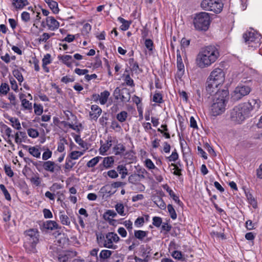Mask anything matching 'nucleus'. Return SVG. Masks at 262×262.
I'll use <instances>...</instances> for the list:
<instances>
[{"mask_svg": "<svg viewBox=\"0 0 262 262\" xmlns=\"http://www.w3.org/2000/svg\"><path fill=\"white\" fill-rule=\"evenodd\" d=\"M27 138V136L25 132H18L15 134V142L18 144L25 142Z\"/></svg>", "mask_w": 262, "mask_h": 262, "instance_id": "19", "label": "nucleus"}, {"mask_svg": "<svg viewBox=\"0 0 262 262\" xmlns=\"http://www.w3.org/2000/svg\"><path fill=\"white\" fill-rule=\"evenodd\" d=\"M117 216L116 212L113 210H107L103 214V218L105 220L108 221L111 223V221H114L112 218L115 217Z\"/></svg>", "mask_w": 262, "mask_h": 262, "instance_id": "23", "label": "nucleus"}, {"mask_svg": "<svg viewBox=\"0 0 262 262\" xmlns=\"http://www.w3.org/2000/svg\"><path fill=\"white\" fill-rule=\"evenodd\" d=\"M114 92L116 94L118 93V96H116L117 99L120 98L123 102H127L129 101L130 95L128 89L123 88L120 90L117 88L115 90Z\"/></svg>", "mask_w": 262, "mask_h": 262, "instance_id": "11", "label": "nucleus"}, {"mask_svg": "<svg viewBox=\"0 0 262 262\" xmlns=\"http://www.w3.org/2000/svg\"><path fill=\"white\" fill-rule=\"evenodd\" d=\"M59 59L62 61V62L67 66L68 67H70L73 62V57L71 55H62L60 57H59Z\"/></svg>", "mask_w": 262, "mask_h": 262, "instance_id": "24", "label": "nucleus"}, {"mask_svg": "<svg viewBox=\"0 0 262 262\" xmlns=\"http://www.w3.org/2000/svg\"><path fill=\"white\" fill-rule=\"evenodd\" d=\"M53 12L57 14L59 12V10L58 7V3L53 0H44Z\"/></svg>", "mask_w": 262, "mask_h": 262, "instance_id": "22", "label": "nucleus"}, {"mask_svg": "<svg viewBox=\"0 0 262 262\" xmlns=\"http://www.w3.org/2000/svg\"><path fill=\"white\" fill-rule=\"evenodd\" d=\"M171 256L176 259L181 260L182 259V253L181 251L175 250L172 252Z\"/></svg>", "mask_w": 262, "mask_h": 262, "instance_id": "61", "label": "nucleus"}, {"mask_svg": "<svg viewBox=\"0 0 262 262\" xmlns=\"http://www.w3.org/2000/svg\"><path fill=\"white\" fill-rule=\"evenodd\" d=\"M112 252L108 250H102L99 254V257L101 262H104L106 259L110 258Z\"/></svg>", "mask_w": 262, "mask_h": 262, "instance_id": "26", "label": "nucleus"}, {"mask_svg": "<svg viewBox=\"0 0 262 262\" xmlns=\"http://www.w3.org/2000/svg\"><path fill=\"white\" fill-rule=\"evenodd\" d=\"M162 224V218L159 216H154L152 217V224L155 227L159 228Z\"/></svg>", "mask_w": 262, "mask_h": 262, "instance_id": "50", "label": "nucleus"}, {"mask_svg": "<svg viewBox=\"0 0 262 262\" xmlns=\"http://www.w3.org/2000/svg\"><path fill=\"white\" fill-rule=\"evenodd\" d=\"M114 150L115 155H120L125 151V147L122 144H119L114 147Z\"/></svg>", "mask_w": 262, "mask_h": 262, "instance_id": "47", "label": "nucleus"}, {"mask_svg": "<svg viewBox=\"0 0 262 262\" xmlns=\"http://www.w3.org/2000/svg\"><path fill=\"white\" fill-rule=\"evenodd\" d=\"M128 117V114L127 112L125 111H121L120 113L116 115V119L120 123L124 122L126 121Z\"/></svg>", "mask_w": 262, "mask_h": 262, "instance_id": "27", "label": "nucleus"}, {"mask_svg": "<svg viewBox=\"0 0 262 262\" xmlns=\"http://www.w3.org/2000/svg\"><path fill=\"white\" fill-rule=\"evenodd\" d=\"M179 158L178 154L177 153L176 150L175 149L173 151L171 154V155L168 157L167 159L169 162H176Z\"/></svg>", "mask_w": 262, "mask_h": 262, "instance_id": "53", "label": "nucleus"}, {"mask_svg": "<svg viewBox=\"0 0 262 262\" xmlns=\"http://www.w3.org/2000/svg\"><path fill=\"white\" fill-rule=\"evenodd\" d=\"M54 33H52L51 34H49L48 33H43L39 37V41L40 42H46L52 36L54 35Z\"/></svg>", "mask_w": 262, "mask_h": 262, "instance_id": "45", "label": "nucleus"}, {"mask_svg": "<svg viewBox=\"0 0 262 262\" xmlns=\"http://www.w3.org/2000/svg\"><path fill=\"white\" fill-rule=\"evenodd\" d=\"M112 140H107L106 143L102 145L99 149V152L101 155H104L112 146Z\"/></svg>", "mask_w": 262, "mask_h": 262, "instance_id": "29", "label": "nucleus"}, {"mask_svg": "<svg viewBox=\"0 0 262 262\" xmlns=\"http://www.w3.org/2000/svg\"><path fill=\"white\" fill-rule=\"evenodd\" d=\"M102 159V158L100 156L95 157L88 162L86 163V166L88 167H93L96 165L99 162L100 160Z\"/></svg>", "mask_w": 262, "mask_h": 262, "instance_id": "36", "label": "nucleus"}, {"mask_svg": "<svg viewBox=\"0 0 262 262\" xmlns=\"http://www.w3.org/2000/svg\"><path fill=\"white\" fill-rule=\"evenodd\" d=\"M110 93L108 91H104L100 94V103L101 105L105 104L108 100Z\"/></svg>", "mask_w": 262, "mask_h": 262, "instance_id": "28", "label": "nucleus"}, {"mask_svg": "<svg viewBox=\"0 0 262 262\" xmlns=\"http://www.w3.org/2000/svg\"><path fill=\"white\" fill-rule=\"evenodd\" d=\"M29 3L28 0H13L12 2V6L16 10L23 9L25 7L28 6Z\"/></svg>", "mask_w": 262, "mask_h": 262, "instance_id": "18", "label": "nucleus"}, {"mask_svg": "<svg viewBox=\"0 0 262 262\" xmlns=\"http://www.w3.org/2000/svg\"><path fill=\"white\" fill-rule=\"evenodd\" d=\"M220 56L219 49L214 46L202 49L195 59V64L200 69L208 68L214 63Z\"/></svg>", "mask_w": 262, "mask_h": 262, "instance_id": "2", "label": "nucleus"}, {"mask_svg": "<svg viewBox=\"0 0 262 262\" xmlns=\"http://www.w3.org/2000/svg\"><path fill=\"white\" fill-rule=\"evenodd\" d=\"M96 236L97 243L100 246L109 249H115L117 246L114 243H117L120 240L117 234L113 232H108L105 235L99 233L96 234Z\"/></svg>", "mask_w": 262, "mask_h": 262, "instance_id": "6", "label": "nucleus"}, {"mask_svg": "<svg viewBox=\"0 0 262 262\" xmlns=\"http://www.w3.org/2000/svg\"><path fill=\"white\" fill-rule=\"evenodd\" d=\"M144 165L149 170L156 169L159 171V169L156 167L152 161L150 159H146L144 161Z\"/></svg>", "mask_w": 262, "mask_h": 262, "instance_id": "35", "label": "nucleus"}, {"mask_svg": "<svg viewBox=\"0 0 262 262\" xmlns=\"http://www.w3.org/2000/svg\"><path fill=\"white\" fill-rule=\"evenodd\" d=\"M115 209L117 213L121 216H125L126 214L124 213V207L122 203H117L115 206Z\"/></svg>", "mask_w": 262, "mask_h": 262, "instance_id": "40", "label": "nucleus"}, {"mask_svg": "<svg viewBox=\"0 0 262 262\" xmlns=\"http://www.w3.org/2000/svg\"><path fill=\"white\" fill-rule=\"evenodd\" d=\"M153 101L158 103H161L163 102L162 95L159 93H156L153 96Z\"/></svg>", "mask_w": 262, "mask_h": 262, "instance_id": "54", "label": "nucleus"}, {"mask_svg": "<svg viewBox=\"0 0 262 262\" xmlns=\"http://www.w3.org/2000/svg\"><path fill=\"white\" fill-rule=\"evenodd\" d=\"M147 231L143 230H135L134 232L135 237L140 240L142 241L147 235Z\"/></svg>", "mask_w": 262, "mask_h": 262, "instance_id": "33", "label": "nucleus"}, {"mask_svg": "<svg viewBox=\"0 0 262 262\" xmlns=\"http://www.w3.org/2000/svg\"><path fill=\"white\" fill-rule=\"evenodd\" d=\"M1 133L3 134L4 139L7 141L8 144L14 146L12 141L10 139V137H13L12 129L6 125H3L1 128Z\"/></svg>", "mask_w": 262, "mask_h": 262, "instance_id": "12", "label": "nucleus"}, {"mask_svg": "<svg viewBox=\"0 0 262 262\" xmlns=\"http://www.w3.org/2000/svg\"><path fill=\"white\" fill-rule=\"evenodd\" d=\"M259 99H251L248 102L235 106L231 111L230 118L232 121L237 124L242 123L245 119L257 112L260 107Z\"/></svg>", "mask_w": 262, "mask_h": 262, "instance_id": "1", "label": "nucleus"}, {"mask_svg": "<svg viewBox=\"0 0 262 262\" xmlns=\"http://www.w3.org/2000/svg\"><path fill=\"white\" fill-rule=\"evenodd\" d=\"M46 26L49 30L55 31L59 27V23L53 16H48L46 19Z\"/></svg>", "mask_w": 262, "mask_h": 262, "instance_id": "13", "label": "nucleus"}, {"mask_svg": "<svg viewBox=\"0 0 262 262\" xmlns=\"http://www.w3.org/2000/svg\"><path fill=\"white\" fill-rule=\"evenodd\" d=\"M123 225L127 228L129 232H132L133 223L130 220L125 221L123 222Z\"/></svg>", "mask_w": 262, "mask_h": 262, "instance_id": "62", "label": "nucleus"}, {"mask_svg": "<svg viewBox=\"0 0 262 262\" xmlns=\"http://www.w3.org/2000/svg\"><path fill=\"white\" fill-rule=\"evenodd\" d=\"M25 240L24 247L28 253L36 252V246L39 242V234L37 229H30L24 232Z\"/></svg>", "mask_w": 262, "mask_h": 262, "instance_id": "5", "label": "nucleus"}, {"mask_svg": "<svg viewBox=\"0 0 262 262\" xmlns=\"http://www.w3.org/2000/svg\"><path fill=\"white\" fill-rule=\"evenodd\" d=\"M144 223V219L143 217H138L136 221H135V225L137 227H142Z\"/></svg>", "mask_w": 262, "mask_h": 262, "instance_id": "60", "label": "nucleus"}, {"mask_svg": "<svg viewBox=\"0 0 262 262\" xmlns=\"http://www.w3.org/2000/svg\"><path fill=\"white\" fill-rule=\"evenodd\" d=\"M214 93L210 106V112L212 116H217L224 113L226 110L229 92L225 90H218Z\"/></svg>", "mask_w": 262, "mask_h": 262, "instance_id": "3", "label": "nucleus"}, {"mask_svg": "<svg viewBox=\"0 0 262 262\" xmlns=\"http://www.w3.org/2000/svg\"><path fill=\"white\" fill-rule=\"evenodd\" d=\"M23 147L24 149L28 150L30 154L32 156L39 158L40 157V151L39 149L35 146H29L26 145H23Z\"/></svg>", "mask_w": 262, "mask_h": 262, "instance_id": "17", "label": "nucleus"}, {"mask_svg": "<svg viewBox=\"0 0 262 262\" xmlns=\"http://www.w3.org/2000/svg\"><path fill=\"white\" fill-rule=\"evenodd\" d=\"M12 74L13 76L15 77V78L19 82V84H21V82L24 81V79L20 71L18 69H15L12 71Z\"/></svg>", "mask_w": 262, "mask_h": 262, "instance_id": "39", "label": "nucleus"}, {"mask_svg": "<svg viewBox=\"0 0 262 262\" xmlns=\"http://www.w3.org/2000/svg\"><path fill=\"white\" fill-rule=\"evenodd\" d=\"M31 182L35 185L36 186H38L40 185L41 180L38 176V174L37 173L36 175H35L34 177H32L30 179Z\"/></svg>", "mask_w": 262, "mask_h": 262, "instance_id": "49", "label": "nucleus"}, {"mask_svg": "<svg viewBox=\"0 0 262 262\" xmlns=\"http://www.w3.org/2000/svg\"><path fill=\"white\" fill-rule=\"evenodd\" d=\"M68 142L66 139L62 138L58 143L57 151L60 152H62L65 149L64 145L67 144Z\"/></svg>", "mask_w": 262, "mask_h": 262, "instance_id": "41", "label": "nucleus"}, {"mask_svg": "<svg viewBox=\"0 0 262 262\" xmlns=\"http://www.w3.org/2000/svg\"><path fill=\"white\" fill-rule=\"evenodd\" d=\"M107 176L112 179H116L118 177L117 171L110 170L107 172Z\"/></svg>", "mask_w": 262, "mask_h": 262, "instance_id": "64", "label": "nucleus"}, {"mask_svg": "<svg viewBox=\"0 0 262 262\" xmlns=\"http://www.w3.org/2000/svg\"><path fill=\"white\" fill-rule=\"evenodd\" d=\"M164 188L176 203H177L179 206H182L183 205V203L180 200L179 197L176 195L173 190L169 186L166 185Z\"/></svg>", "mask_w": 262, "mask_h": 262, "instance_id": "20", "label": "nucleus"}, {"mask_svg": "<svg viewBox=\"0 0 262 262\" xmlns=\"http://www.w3.org/2000/svg\"><path fill=\"white\" fill-rule=\"evenodd\" d=\"M91 111L90 112V117L92 119L96 120L102 113L101 108L96 104H93L91 107Z\"/></svg>", "mask_w": 262, "mask_h": 262, "instance_id": "15", "label": "nucleus"}, {"mask_svg": "<svg viewBox=\"0 0 262 262\" xmlns=\"http://www.w3.org/2000/svg\"><path fill=\"white\" fill-rule=\"evenodd\" d=\"M9 120L12 123V126L15 129L19 130L21 128V125L19 120L15 117H11Z\"/></svg>", "mask_w": 262, "mask_h": 262, "instance_id": "38", "label": "nucleus"}, {"mask_svg": "<svg viewBox=\"0 0 262 262\" xmlns=\"http://www.w3.org/2000/svg\"><path fill=\"white\" fill-rule=\"evenodd\" d=\"M251 91L249 86L246 85H240L237 86L232 94V98L234 101L240 100L244 96L249 94Z\"/></svg>", "mask_w": 262, "mask_h": 262, "instance_id": "10", "label": "nucleus"}, {"mask_svg": "<svg viewBox=\"0 0 262 262\" xmlns=\"http://www.w3.org/2000/svg\"><path fill=\"white\" fill-rule=\"evenodd\" d=\"M8 99L10 101V104L11 105L15 106L18 105V101L16 99L15 95L12 93H10L8 94Z\"/></svg>", "mask_w": 262, "mask_h": 262, "instance_id": "44", "label": "nucleus"}, {"mask_svg": "<svg viewBox=\"0 0 262 262\" xmlns=\"http://www.w3.org/2000/svg\"><path fill=\"white\" fill-rule=\"evenodd\" d=\"M72 160L73 159H71V158L68 156L64 165V168L66 171H69L76 164V163L73 162Z\"/></svg>", "mask_w": 262, "mask_h": 262, "instance_id": "32", "label": "nucleus"}, {"mask_svg": "<svg viewBox=\"0 0 262 262\" xmlns=\"http://www.w3.org/2000/svg\"><path fill=\"white\" fill-rule=\"evenodd\" d=\"M201 6L203 10L206 11L219 13L222 11L223 4L222 0H203Z\"/></svg>", "mask_w": 262, "mask_h": 262, "instance_id": "9", "label": "nucleus"}, {"mask_svg": "<svg viewBox=\"0 0 262 262\" xmlns=\"http://www.w3.org/2000/svg\"><path fill=\"white\" fill-rule=\"evenodd\" d=\"M171 226L168 224L167 223H163L161 224V232L165 231V233L170 231L171 229Z\"/></svg>", "mask_w": 262, "mask_h": 262, "instance_id": "58", "label": "nucleus"}, {"mask_svg": "<svg viewBox=\"0 0 262 262\" xmlns=\"http://www.w3.org/2000/svg\"><path fill=\"white\" fill-rule=\"evenodd\" d=\"M167 210H168V212L169 213L170 217L173 220H176L177 217V214L175 209L173 207L172 205L171 204H168L167 205Z\"/></svg>", "mask_w": 262, "mask_h": 262, "instance_id": "43", "label": "nucleus"}, {"mask_svg": "<svg viewBox=\"0 0 262 262\" xmlns=\"http://www.w3.org/2000/svg\"><path fill=\"white\" fill-rule=\"evenodd\" d=\"M52 152L49 149H47L42 154V158L43 160H47L52 156Z\"/></svg>", "mask_w": 262, "mask_h": 262, "instance_id": "63", "label": "nucleus"}, {"mask_svg": "<svg viewBox=\"0 0 262 262\" xmlns=\"http://www.w3.org/2000/svg\"><path fill=\"white\" fill-rule=\"evenodd\" d=\"M177 67L178 69V76L181 77L183 75L185 72L184 65L183 63H177Z\"/></svg>", "mask_w": 262, "mask_h": 262, "instance_id": "46", "label": "nucleus"}, {"mask_svg": "<svg viewBox=\"0 0 262 262\" xmlns=\"http://www.w3.org/2000/svg\"><path fill=\"white\" fill-rule=\"evenodd\" d=\"M27 133L29 136L32 138H36L39 135L38 131L34 128H29L27 130Z\"/></svg>", "mask_w": 262, "mask_h": 262, "instance_id": "51", "label": "nucleus"}, {"mask_svg": "<svg viewBox=\"0 0 262 262\" xmlns=\"http://www.w3.org/2000/svg\"><path fill=\"white\" fill-rule=\"evenodd\" d=\"M128 63L130 67V69L132 71L137 72L139 70L138 63L136 61H135L133 58H130L128 59Z\"/></svg>", "mask_w": 262, "mask_h": 262, "instance_id": "34", "label": "nucleus"}, {"mask_svg": "<svg viewBox=\"0 0 262 262\" xmlns=\"http://www.w3.org/2000/svg\"><path fill=\"white\" fill-rule=\"evenodd\" d=\"M243 37L245 43L249 47L255 49L260 44L261 36L254 30L246 32L244 33Z\"/></svg>", "mask_w": 262, "mask_h": 262, "instance_id": "8", "label": "nucleus"}, {"mask_svg": "<svg viewBox=\"0 0 262 262\" xmlns=\"http://www.w3.org/2000/svg\"><path fill=\"white\" fill-rule=\"evenodd\" d=\"M59 217L60 223L66 226H70L71 225V221L69 217L64 214L63 211H60L59 213Z\"/></svg>", "mask_w": 262, "mask_h": 262, "instance_id": "21", "label": "nucleus"}, {"mask_svg": "<svg viewBox=\"0 0 262 262\" xmlns=\"http://www.w3.org/2000/svg\"><path fill=\"white\" fill-rule=\"evenodd\" d=\"M114 162L113 157H107L103 159L102 164L105 168H109L112 167Z\"/></svg>", "mask_w": 262, "mask_h": 262, "instance_id": "30", "label": "nucleus"}, {"mask_svg": "<svg viewBox=\"0 0 262 262\" xmlns=\"http://www.w3.org/2000/svg\"><path fill=\"white\" fill-rule=\"evenodd\" d=\"M118 20L122 24L120 27L122 30L126 31L128 29L130 23L121 17H118Z\"/></svg>", "mask_w": 262, "mask_h": 262, "instance_id": "37", "label": "nucleus"}, {"mask_svg": "<svg viewBox=\"0 0 262 262\" xmlns=\"http://www.w3.org/2000/svg\"><path fill=\"white\" fill-rule=\"evenodd\" d=\"M9 81L12 90H14L15 92H18V85L16 80L12 77H10Z\"/></svg>", "mask_w": 262, "mask_h": 262, "instance_id": "57", "label": "nucleus"}, {"mask_svg": "<svg viewBox=\"0 0 262 262\" xmlns=\"http://www.w3.org/2000/svg\"><path fill=\"white\" fill-rule=\"evenodd\" d=\"M211 17L209 13L201 12L195 14L193 24L195 29L199 31L205 32L209 28L211 23Z\"/></svg>", "mask_w": 262, "mask_h": 262, "instance_id": "7", "label": "nucleus"}, {"mask_svg": "<svg viewBox=\"0 0 262 262\" xmlns=\"http://www.w3.org/2000/svg\"><path fill=\"white\" fill-rule=\"evenodd\" d=\"M42 226L47 230H54L56 229H61L60 226L56 221L48 220L43 223Z\"/></svg>", "mask_w": 262, "mask_h": 262, "instance_id": "16", "label": "nucleus"}, {"mask_svg": "<svg viewBox=\"0 0 262 262\" xmlns=\"http://www.w3.org/2000/svg\"><path fill=\"white\" fill-rule=\"evenodd\" d=\"M21 106L24 107V110L31 111L32 110V103L30 102L28 100H22Z\"/></svg>", "mask_w": 262, "mask_h": 262, "instance_id": "48", "label": "nucleus"}, {"mask_svg": "<svg viewBox=\"0 0 262 262\" xmlns=\"http://www.w3.org/2000/svg\"><path fill=\"white\" fill-rule=\"evenodd\" d=\"M117 172L121 174L122 179H124L128 174V170L124 165H119L116 168Z\"/></svg>", "mask_w": 262, "mask_h": 262, "instance_id": "25", "label": "nucleus"}, {"mask_svg": "<svg viewBox=\"0 0 262 262\" xmlns=\"http://www.w3.org/2000/svg\"><path fill=\"white\" fill-rule=\"evenodd\" d=\"M42 166L45 170L50 172H54L55 170L58 171L60 169L59 166L51 161L43 162Z\"/></svg>", "mask_w": 262, "mask_h": 262, "instance_id": "14", "label": "nucleus"}, {"mask_svg": "<svg viewBox=\"0 0 262 262\" xmlns=\"http://www.w3.org/2000/svg\"><path fill=\"white\" fill-rule=\"evenodd\" d=\"M124 81L126 84L128 86L133 87L135 86L134 82L133 79L131 78L130 75L127 74L125 76Z\"/></svg>", "mask_w": 262, "mask_h": 262, "instance_id": "56", "label": "nucleus"}, {"mask_svg": "<svg viewBox=\"0 0 262 262\" xmlns=\"http://www.w3.org/2000/svg\"><path fill=\"white\" fill-rule=\"evenodd\" d=\"M225 80V73L221 68L214 69L210 74L206 82V91L212 95Z\"/></svg>", "mask_w": 262, "mask_h": 262, "instance_id": "4", "label": "nucleus"}, {"mask_svg": "<svg viewBox=\"0 0 262 262\" xmlns=\"http://www.w3.org/2000/svg\"><path fill=\"white\" fill-rule=\"evenodd\" d=\"M34 113L36 115H40L43 112V107L40 104H34Z\"/></svg>", "mask_w": 262, "mask_h": 262, "instance_id": "52", "label": "nucleus"}, {"mask_svg": "<svg viewBox=\"0 0 262 262\" xmlns=\"http://www.w3.org/2000/svg\"><path fill=\"white\" fill-rule=\"evenodd\" d=\"M0 188L3 191L6 200L10 201L11 199L10 193L3 184L0 185Z\"/></svg>", "mask_w": 262, "mask_h": 262, "instance_id": "55", "label": "nucleus"}, {"mask_svg": "<svg viewBox=\"0 0 262 262\" xmlns=\"http://www.w3.org/2000/svg\"><path fill=\"white\" fill-rule=\"evenodd\" d=\"M154 203L157 205L160 209L164 210L166 209V205L162 199L159 196H156L154 199Z\"/></svg>", "mask_w": 262, "mask_h": 262, "instance_id": "31", "label": "nucleus"}, {"mask_svg": "<svg viewBox=\"0 0 262 262\" xmlns=\"http://www.w3.org/2000/svg\"><path fill=\"white\" fill-rule=\"evenodd\" d=\"M21 19L23 21L28 23L30 20V14L26 11H24L21 14Z\"/></svg>", "mask_w": 262, "mask_h": 262, "instance_id": "59", "label": "nucleus"}, {"mask_svg": "<svg viewBox=\"0 0 262 262\" xmlns=\"http://www.w3.org/2000/svg\"><path fill=\"white\" fill-rule=\"evenodd\" d=\"M84 151H73L68 155V156L73 160H77L79 159V158H80L81 156H82L84 154Z\"/></svg>", "mask_w": 262, "mask_h": 262, "instance_id": "42", "label": "nucleus"}]
</instances>
